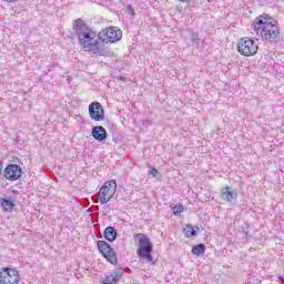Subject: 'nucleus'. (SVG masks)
Instances as JSON below:
<instances>
[{
	"label": "nucleus",
	"instance_id": "obj_1",
	"mask_svg": "<svg viewBox=\"0 0 284 284\" xmlns=\"http://www.w3.org/2000/svg\"><path fill=\"white\" fill-rule=\"evenodd\" d=\"M252 26L262 41H274L281 34L278 22L272 20L267 14L260 16Z\"/></svg>",
	"mask_w": 284,
	"mask_h": 284
},
{
	"label": "nucleus",
	"instance_id": "obj_2",
	"mask_svg": "<svg viewBox=\"0 0 284 284\" xmlns=\"http://www.w3.org/2000/svg\"><path fill=\"white\" fill-rule=\"evenodd\" d=\"M74 34L78 38L79 45L83 50L88 48H93V45H99L97 39V31L92 30L85 22L81 19H78L73 22Z\"/></svg>",
	"mask_w": 284,
	"mask_h": 284
},
{
	"label": "nucleus",
	"instance_id": "obj_3",
	"mask_svg": "<svg viewBox=\"0 0 284 284\" xmlns=\"http://www.w3.org/2000/svg\"><path fill=\"white\" fill-rule=\"evenodd\" d=\"M135 236L136 239H139V242H138L139 247L136 251L138 256L143 261H146V263H152L153 245H152V242H150V237H148V235L143 233H139Z\"/></svg>",
	"mask_w": 284,
	"mask_h": 284
},
{
	"label": "nucleus",
	"instance_id": "obj_4",
	"mask_svg": "<svg viewBox=\"0 0 284 284\" xmlns=\"http://www.w3.org/2000/svg\"><path fill=\"white\" fill-rule=\"evenodd\" d=\"M98 38L102 43H116L123 38V32L116 27H108L99 32Z\"/></svg>",
	"mask_w": 284,
	"mask_h": 284
},
{
	"label": "nucleus",
	"instance_id": "obj_5",
	"mask_svg": "<svg viewBox=\"0 0 284 284\" xmlns=\"http://www.w3.org/2000/svg\"><path fill=\"white\" fill-rule=\"evenodd\" d=\"M237 50L243 57H254L258 52V43L252 38H242L237 42Z\"/></svg>",
	"mask_w": 284,
	"mask_h": 284
},
{
	"label": "nucleus",
	"instance_id": "obj_6",
	"mask_svg": "<svg viewBox=\"0 0 284 284\" xmlns=\"http://www.w3.org/2000/svg\"><path fill=\"white\" fill-rule=\"evenodd\" d=\"M116 193V181L109 180L106 181L98 193V199L101 205H105V203H110L112 201V196Z\"/></svg>",
	"mask_w": 284,
	"mask_h": 284
},
{
	"label": "nucleus",
	"instance_id": "obj_7",
	"mask_svg": "<svg viewBox=\"0 0 284 284\" xmlns=\"http://www.w3.org/2000/svg\"><path fill=\"white\" fill-rule=\"evenodd\" d=\"M19 281H21L19 271L10 267L1 268L0 284H19Z\"/></svg>",
	"mask_w": 284,
	"mask_h": 284
},
{
	"label": "nucleus",
	"instance_id": "obj_8",
	"mask_svg": "<svg viewBox=\"0 0 284 284\" xmlns=\"http://www.w3.org/2000/svg\"><path fill=\"white\" fill-rule=\"evenodd\" d=\"M98 250L101 252L102 256H104V258L111 263V265H116V263H119L114 248H112L108 242L98 241Z\"/></svg>",
	"mask_w": 284,
	"mask_h": 284
},
{
	"label": "nucleus",
	"instance_id": "obj_9",
	"mask_svg": "<svg viewBox=\"0 0 284 284\" xmlns=\"http://www.w3.org/2000/svg\"><path fill=\"white\" fill-rule=\"evenodd\" d=\"M89 116L92 121H105V109L100 102H91L89 105Z\"/></svg>",
	"mask_w": 284,
	"mask_h": 284
},
{
	"label": "nucleus",
	"instance_id": "obj_10",
	"mask_svg": "<svg viewBox=\"0 0 284 284\" xmlns=\"http://www.w3.org/2000/svg\"><path fill=\"white\" fill-rule=\"evenodd\" d=\"M21 166L17 165V164H9L6 169H4V178L8 181H19L21 179Z\"/></svg>",
	"mask_w": 284,
	"mask_h": 284
},
{
	"label": "nucleus",
	"instance_id": "obj_11",
	"mask_svg": "<svg viewBox=\"0 0 284 284\" xmlns=\"http://www.w3.org/2000/svg\"><path fill=\"white\" fill-rule=\"evenodd\" d=\"M239 193L232 189V186H225L221 190V199L225 203H232V201L236 200Z\"/></svg>",
	"mask_w": 284,
	"mask_h": 284
},
{
	"label": "nucleus",
	"instance_id": "obj_12",
	"mask_svg": "<svg viewBox=\"0 0 284 284\" xmlns=\"http://www.w3.org/2000/svg\"><path fill=\"white\" fill-rule=\"evenodd\" d=\"M91 134L95 141H105L108 139V131L102 125L93 126Z\"/></svg>",
	"mask_w": 284,
	"mask_h": 284
},
{
	"label": "nucleus",
	"instance_id": "obj_13",
	"mask_svg": "<svg viewBox=\"0 0 284 284\" xmlns=\"http://www.w3.org/2000/svg\"><path fill=\"white\" fill-rule=\"evenodd\" d=\"M118 234L119 233L116 232V229H114L113 226H108L106 229H104L103 236L105 241H109V243H114V241H116Z\"/></svg>",
	"mask_w": 284,
	"mask_h": 284
},
{
	"label": "nucleus",
	"instance_id": "obj_14",
	"mask_svg": "<svg viewBox=\"0 0 284 284\" xmlns=\"http://www.w3.org/2000/svg\"><path fill=\"white\" fill-rule=\"evenodd\" d=\"M87 50H89V52H92V54H94L95 57H108V54H110L108 48L99 47V44L88 48Z\"/></svg>",
	"mask_w": 284,
	"mask_h": 284
},
{
	"label": "nucleus",
	"instance_id": "obj_15",
	"mask_svg": "<svg viewBox=\"0 0 284 284\" xmlns=\"http://www.w3.org/2000/svg\"><path fill=\"white\" fill-rule=\"evenodd\" d=\"M191 252H192V254H194V256H201V255L205 254V245L197 244L192 247Z\"/></svg>",
	"mask_w": 284,
	"mask_h": 284
},
{
	"label": "nucleus",
	"instance_id": "obj_16",
	"mask_svg": "<svg viewBox=\"0 0 284 284\" xmlns=\"http://www.w3.org/2000/svg\"><path fill=\"white\" fill-rule=\"evenodd\" d=\"M1 205H2V207H3V210H4L6 212H10V211L14 210V202H12V201H10V200L3 199V200L1 201Z\"/></svg>",
	"mask_w": 284,
	"mask_h": 284
},
{
	"label": "nucleus",
	"instance_id": "obj_17",
	"mask_svg": "<svg viewBox=\"0 0 284 284\" xmlns=\"http://www.w3.org/2000/svg\"><path fill=\"white\" fill-rule=\"evenodd\" d=\"M184 236H186V239H192V236H196V231L194 230V226L187 224L184 229Z\"/></svg>",
	"mask_w": 284,
	"mask_h": 284
},
{
	"label": "nucleus",
	"instance_id": "obj_18",
	"mask_svg": "<svg viewBox=\"0 0 284 284\" xmlns=\"http://www.w3.org/2000/svg\"><path fill=\"white\" fill-rule=\"evenodd\" d=\"M199 40H200L199 32H195V31L191 32V41L192 43H194L196 48H199Z\"/></svg>",
	"mask_w": 284,
	"mask_h": 284
},
{
	"label": "nucleus",
	"instance_id": "obj_19",
	"mask_svg": "<svg viewBox=\"0 0 284 284\" xmlns=\"http://www.w3.org/2000/svg\"><path fill=\"white\" fill-rule=\"evenodd\" d=\"M183 205L179 204V205H175L173 209H172V212L174 214V216H176V214H181V212H183Z\"/></svg>",
	"mask_w": 284,
	"mask_h": 284
},
{
	"label": "nucleus",
	"instance_id": "obj_20",
	"mask_svg": "<svg viewBox=\"0 0 284 284\" xmlns=\"http://www.w3.org/2000/svg\"><path fill=\"white\" fill-rule=\"evenodd\" d=\"M150 174L156 176V174H159V171L155 168H153L151 169Z\"/></svg>",
	"mask_w": 284,
	"mask_h": 284
},
{
	"label": "nucleus",
	"instance_id": "obj_21",
	"mask_svg": "<svg viewBox=\"0 0 284 284\" xmlns=\"http://www.w3.org/2000/svg\"><path fill=\"white\" fill-rule=\"evenodd\" d=\"M126 10H129V12H131V14H134V9H132V4H129L126 7Z\"/></svg>",
	"mask_w": 284,
	"mask_h": 284
},
{
	"label": "nucleus",
	"instance_id": "obj_22",
	"mask_svg": "<svg viewBox=\"0 0 284 284\" xmlns=\"http://www.w3.org/2000/svg\"><path fill=\"white\" fill-rule=\"evenodd\" d=\"M179 1H181V3H190V1L192 0H179Z\"/></svg>",
	"mask_w": 284,
	"mask_h": 284
},
{
	"label": "nucleus",
	"instance_id": "obj_23",
	"mask_svg": "<svg viewBox=\"0 0 284 284\" xmlns=\"http://www.w3.org/2000/svg\"><path fill=\"white\" fill-rule=\"evenodd\" d=\"M7 3H16L17 0H4Z\"/></svg>",
	"mask_w": 284,
	"mask_h": 284
},
{
	"label": "nucleus",
	"instance_id": "obj_24",
	"mask_svg": "<svg viewBox=\"0 0 284 284\" xmlns=\"http://www.w3.org/2000/svg\"><path fill=\"white\" fill-rule=\"evenodd\" d=\"M2 170H3V163L0 161V174H1Z\"/></svg>",
	"mask_w": 284,
	"mask_h": 284
}]
</instances>
